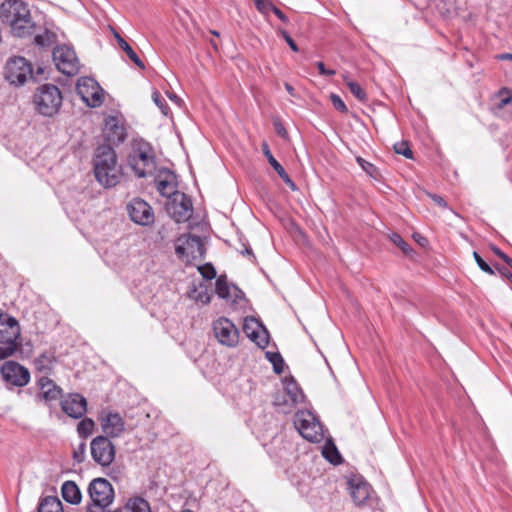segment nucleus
<instances>
[{
  "instance_id": "9d476101",
  "label": "nucleus",
  "mask_w": 512,
  "mask_h": 512,
  "mask_svg": "<svg viewBox=\"0 0 512 512\" xmlns=\"http://www.w3.org/2000/svg\"><path fill=\"white\" fill-rule=\"evenodd\" d=\"M213 333L217 341L226 347L233 348L239 342V330L236 325L226 317H219L213 322Z\"/></svg>"
},
{
  "instance_id": "f704fd0d",
  "label": "nucleus",
  "mask_w": 512,
  "mask_h": 512,
  "mask_svg": "<svg viewBox=\"0 0 512 512\" xmlns=\"http://www.w3.org/2000/svg\"><path fill=\"white\" fill-rule=\"evenodd\" d=\"M356 162L371 178L378 180L381 177L378 168L374 164L366 161L360 156L356 157Z\"/></svg>"
},
{
  "instance_id": "4be33fe9",
  "label": "nucleus",
  "mask_w": 512,
  "mask_h": 512,
  "mask_svg": "<svg viewBox=\"0 0 512 512\" xmlns=\"http://www.w3.org/2000/svg\"><path fill=\"white\" fill-rule=\"evenodd\" d=\"M35 27L36 25L31 15L18 20L12 26H10L12 34L18 38L31 36L35 32Z\"/></svg>"
},
{
  "instance_id": "4c0bfd02",
  "label": "nucleus",
  "mask_w": 512,
  "mask_h": 512,
  "mask_svg": "<svg viewBox=\"0 0 512 512\" xmlns=\"http://www.w3.org/2000/svg\"><path fill=\"white\" fill-rule=\"evenodd\" d=\"M389 239L399 247L404 254L408 255L412 251L411 246L398 233H391Z\"/></svg>"
},
{
  "instance_id": "f03ea898",
  "label": "nucleus",
  "mask_w": 512,
  "mask_h": 512,
  "mask_svg": "<svg viewBox=\"0 0 512 512\" xmlns=\"http://www.w3.org/2000/svg\"><path fill=\"white\" fill-rule=\"evenodd\" d=\"M128 163L138 177H147L156 170L154 149L143 139H134Z\"/></svg>"
},
{
  "instance_id": "6ab92c4d",
  "label": "nucleus",
  "mask_w": 512,
  "mask_h": 512,
  "mask_svg": "<svg viewBox=\"0 0 512 512\" xmlns=\"http://www.w3.org/2000/svg\"><path fill=\"white\" fill-rule=\"evenodd\" d=\"M37 386L40 390L38 397L46 403L56 401L62 396V388L48 376H42L39 378Z\"/></svg>"
},
{
  "instance_id": "5701e85b",
  "label": "nucleus",
  "mask_w": 512,
  "mask_h": 512,
  "mask_svg": "<svg viewBox=\"0 0 512 512\" xmlns=\"http://www.w3.org/2000/svg\"><path fill=\"white\" fill-rule=\"evenodd\" d=\"M284 393L289 397L290 406H296L304 401V394L293 377L284 380Z\"/></svg>"
},
{
  "instance_id": "c85d7f7f",
  "label": "nucleus",
  "mask_w": 512,
  "mask_h": 512,
  "mask_svg": "<svg viewBox=\"0 0 512 512\" xmlns=\"http://www.w3.org/2000/svg\"><path fill=\"white\" fill-rule=\"evenodd\" d=\"M54 360L52 354L43 353L35 359V366L37 370L47 374L53 369Z\"/></svg>"
},
{
  "instance_id": "3c124183",
  "label": "nucleus",
  "mask_w": 512,
  "mask_h": 512,
  "mask_svg": "<svg viewBox=\"0 0 512 512\" xmlns=\"http://www.w3.org/2000/svg\"><path fill=\"white\" fill-rule=\"evenodd\" d=\"M195 299L203 304H208L211 300L210 294L207 292V290H201L197 293L195 296Z\"/></svg>"
},
{
  "instance_id": "20e7f679",
  "label": "nucleus",
  "mask_w": 512,
  "mask_h": 512,
  "mask_svg": "<svg viewBox=\"0 0 512 512\" xmlns=\"http://www.w3.org/2000/svg\"><path fill=\"white\" fill-rule=\"evenodd\" d=\"M91 503L87 505L86 512H106L113 503L115 492L112 484L105 478H95L88 486Z\"/></svg>"
},
{
  "instance_id": "f3484780",
  "label": "nucleus",
  "mask_w": 512,
  "mask_h": 512,
  "mask_svg": "<svg viewBox=\"0 0 512 512\" xmlns=\"http://www.w3.org/2000/svg\"><path fill=\"white\" fill-rule=\"evenodd\" d=\"M243 332L260 348H265L269 344V333L267 329L254 317L245 318Z\"/></svg>"
},
{
  "instance_id": "13d9d810",
  "label": "nucleus",
  "mask_w": 512,
  "mask_h": 512,
  "mask_svg": "<svg viewBox=\"0 0 512 512\" xmlns=\"http://www.w3.org/2000/svg\"><path fill=\"white\" fill-rule=\"evenodd\" d=\"M254 2H255V5H256L257 9L260 12H266L267 11L268 3H266L265 0H254Z\"/></svg>"
},
{
  "instance_id": "864d4df0",
  "label": "nucleus",
  "mask_w": 512,
  "mask_h": 512,
  "mask_svg": "<svg viewBox=\"0 0 512 512\" xmlns=\"http://www.w3.org/2000/svg\"><path fill=\"white\" fill-rule=\"evenodd\" d=\"M492 250L497 256H499L504 262H506L512 268V259L508 255H506L497 247H493Z\"/></svg>"
},
{
  "instance_id": "49530a36",
  "label": "nucleus",
  "mask_w": 512,
  "mask_h": 512,
  "mask_svg": "<svg viewBox=\"0 0 512 512\" xmlns=\"http://www.w3.org/2000/svg\"><path fill=\"white\" fill-rule=\"evenodd\" d=\"M330 100H331L333 107L336 110H338L340 112H345L347 110L344 101L342 100V98L339 95L332 93L330 95Z\"/></svg>"
},
{
  "instance_id": "aec40b11",
  "label": "nucleus",
  "mask_w": 512,
  "mask_h": 512,
  "mask_svg": "<svg viewBox=\"0 0 512 512\" xmlns=\"http://www.w3.org/2000/svg\"><path fill=\"white\" fill-rule=\"evenodd\" d=\"M101 426L106 437H119L124 429V421L118 413H108L101 419Z\"/></svg>"
},
{
  "instance_id": "f257e3e1",
  "label": "nucleus",
  "mask_w": 512,
  "mask_h": 512,
  "mask_svg": "<svg viewBox=\"0 0 512 512\" xmlns=\"http://www.w3.org/2000/svg\"><path fill=\"white\" fill-rule=\"evenodd\" d=\"M105 140L109 144L99 145L94 150L92 159L95 179L104 188L115 187L121 178L118 158L111 145H119L126 139L125 130H105Z\"/></svg>"
},
{
  "instance_id": "9b49d317",
  "label": "nucleus",
  "mask_w": 512,
  "mask_h": 512,
  "mask_svg": "<svg viewBox=\"0 0 512 512\" xmlns=\"http://www.w3.org/2000/svg\"><path fill=\"white\" fill-rule=\"evenodd\" d=\"M76 90L89 107H98L103 102L104 91L99 83L91 77L79 78Z\"/></svg>"
},
{
  "instance_id": "e433bc0d",
  "label": "nucleus",
  "mask_w": 512,
  "mask_h": 512,
  "mask_svg": "<svg viewBox=\"0 0 512 512\" xmlns=\"http://www.w3.org/2000/svg\"><path fill=\"white\" fill-rule=\"evenodd\" d=\"M55 34L48 30H45L43 34H38L34 37L36 45L41 47H48L55 41Z\"/></svg>"
},
{
  "instance_id": "473e14b6",
  "label": "nucleus",
  "mask_w": 512,
  "mask_h": 512,
  "mask_svg": "<svg viewBox=\"0 0 512 512\" xmlns=\"http://www.w3.org/2000/svg\"><path fill=\"white\" fill-rule=\"evenodd\" d=\"M104 128H124L125 119L120 112H114L104 118Z\"/></svg>"
},
{
  "instance_id": "603ef678",
  "label": "nucleus",
  "mask_w": 512,
  "mask_h": 512,
  "mask_svg": "<svg viewBox=\"0 0 512 512\" xmlns=\"http://www.w3.org/2000/svg\"><path fill=\"white\" fill-rule=\"evenodd\" d=\"M316 66L319 70V73L324 76H334L336 74L335 70L326 69L323 62L319 61L316 63Z\"/></svg>"
},
{
  "instance_id": "58836bf2",
  "label": "nucleus",
  "mask_w": 512,
  "mask_h": 512,
  "mask_svg": "<svg viewBox=\"0 0 512 512\" xmlns=\"http://www.w3.org/2000/svg\"><path fill=\"white\" fill-rule=\"evenodd\" d=\"M394 151L397 154L403 155L407 159L413 158V152L409 147L407 141H401L394 144Z\"/></svg>"
},
{
  "instance_id": "338daca9",
  "label": "nucleus",
  "mask_w": 512,
  "mask_h": 512,
  "mask_svg": "<svg viewBox=\"0 0 512 512\" xmlns=\"http://www.w3.org/2000/svg\"><path fill=\"white\" fill-rule=\"evenodd\" d=\"M124 509H125V508L123 507V508H117V509H115V510H113V511H110V510H108V508H107V509H106V512H123V510H124Z\"/></svg>"
},
{
  "instance_id": "0e129e2a",
  "label": "nucleus",
  "mask_w": 512,
  "mask_h": 512,
  "mask_svg": "<svg viewBox=\"0 0 512 512\" xmlns=\"http://www.w3.org/2000/svg\"><path fill=\"white\" fill-rule=\"evenodd\" d=\"M499 58H500V59H502V60L507 59V60L512 61V54H510V53H504V54L500 55V57H499Z\"/></svg>"
},
{
  "instance_id": "b1692460",
  "label": "nucleus",
  "mask_w": 512,
  "mask_h": 512,
  "mask_svg": "<svg viewBox=\"0 0 512 512\" xmlns=\"http://www.w3.org/2000/svg\"><path fill=\"white\" fill-rule=\"evenodd\" d=\"M63 499L73 505L81 502L82 494L78 485L74 481H65L61 487Z\"/></svg>"
},
{
  "instance_id": "09e8293b",
  "label": "nucleus",
  "mask_w": 512,
  "mask_h": 512,
  "mask_svg": "<svg viewBox=\"0 0 512 512\" xmlns=\"http://www.w3.org/2000/svg\"><path fill=\"white\" fill-rule=\"evenodd\" d=\"M268 10L272 11L282 22H284V23L288 22L287 16L278 7H276L272 3H268L267 11Z\"/></svg>"
},
{
  "instance_id": "7ed1b4c3",
  "label": "nucleus",
  "mask_w": 512,
  "mask_h": 512,
  "mask_svg": "<svg viewBox=\"0 0 512 512\" xmlns=\"http://www.w3.org/2000/svg\"><path fill=\"white\" fill-rule=\"evenodd\" d=\"M62 102L63 96L60 89L49 83L39 86L33 95L36 111L47 117H52L58 113Z\"/></svg>"
},
{
  "instance_id": "ddd939ff",
  "label": "nucleus",
  "mask_w": 512,
  "mask_h": 512,
  "mask_svg": "<svg viewBox=\"0 0 512 512\" xmlns=\"http://www.w3.org/2000/svg\"><path fill=\"white\" fill-rule=\"evenodd\" d=\"M91 456L93 460L103 466H109L116 454L113 443L106 436H97L90 443Z\"/></svg>"
},
{
  "instance_id": "a18cd8bd",
  "label": "nucleus",
  "mask_w": 512,
  "mask_h": 512,
  "mask_svg": "<svg viewBox=\"0 0 512 512\" xmlns=\"http://www.w3.org/2000/svg\"><path fill=\"white\" fill-rule=\"evenodd\" d=\"M473 257L477 265L483 272L488 273L490 275L495 274V270L489 264H487L477 252H473Z\"/></svg>"
},
{
  "instance_id": "72a5a7b5",
  "label": "nucleus",
  "mask_w": 512,
  "mask_h": 512,
  "mask_svg": "<svg viewBox=\"0 0 512 512\" xmlns=\"http://www.w3.org/2000/svg\"><path fill=\"white\" fill-rule=\"evenodd\" d=\"M262 152L267 158L269 164L274 168V170L277 172L278 175H282L283 172H285V169L283 166L274 158L272 155L269 145L267 142H262L261 144Z\"/></svg>"
},
{
  "instance_id": "69168bd1",
  "label": "nucleus",
  "mask_w": 512,
  "mask_h": 512,
  "mask_svg": "<svg viewBox=\"0 0 512 512\" xmlns=\"http://www.w3.org/2000/svg\"><path fill=\"white\" fill-rule=\"evenodd\" d=\"M278 133L282 138L288 139V130H278Z\"/></svg>"
},
{
  "instance_id": "c756f323",
  "label": "nucleus",
  "mask_w": 512,
  "mask_h": 512,
  "mask_svg": "<svg viewBox=\"0 0 512 512\" xmlns=\"http://www.w3.org/2000/svg\"><path fill=\"white\" fill-rule=\"evenodd\" d=\"M322 454L325 459H327L332 464H339L341 463V455L339 451L337 450L336 446L329 442L323 447Z\"/></svg>"
},
{
  "instance_id": "6e6552de",
  "label": "nucleus",
  "mask_w": 512,
  "mask_h": 512,
  "mask_svg": "<svg viewBox=\"0 0 512 512\" xmlns=\"http://www.w3.org/2000/svg\"><path fill=\"white\" fill-rule=\"evenodd\" d=\"M294 425L301 436L310 442H320L323 439V428L317 418L309 411H299L295 414Z\"/></svg>"
},
{
  "instance_id": "f8f14e48",
  "label": "nucleus",
  "mask_w": 512,
  "mask_h": 512,
  "mask_svg": "<svg viewBox=\"0 0 512 512\" xmlns=\"http://www.w3.org/2000/svg\"><path fill=\"white\" fill-rule=\"evenodd\" d=\"M166 210L177 223L187 222L193 214L192 201L184 193H175L174 197L168 200Z\"/></svg>"
},
{
  "instance_id": "cd10ccee",
  "label": "nucleus",
  "mask_w": 512,
  "mask_h": 512,
  "mask_svg": "<svg viewBox=\"0 0 512 512\" xmlns=\"http://www.w3.org/2000/svg\"><path fill=\"white\" fill-rule=\"evenodd\" d=\"M124 508L130 512H152L150 504L142 497L130 498Z\"/></svg>"
},
{
  "instance_id": "79ce46f5",
  "label": "nucleus",
  "mask_w": 512,
  "mask_h": 512,
  "mask_svg": "<svg viewBox=\"0 0 512 512\" xmlns=\"http://www.w3.org/2000/svg\"><path fill=\"white\" fill-rule=\"evenodd\" d=\"M198 270L203 278L211 280L216 277V270L212 264L206 263L198 267Z\"/></svg>"
},
{
  "instance_id": "052dcab7",
  "label": "nucleus",
  "mask_w": 512,
  "mask_h": 512,
  "mask_svg": "<svg viewBox=\"0 0 512 512\" xmlns=\"http://www.w3.org/2000/svg\"><path fill=\"white\" fill-rule=\"evenodd\" d=\"M285 89L291 96H296L295 89L291 84L285 83Z\"/></svg>"
},
{
  "instance_id": "8fccbe9b",
  "label": "nucleus",
  "mask_w": 512,
  "mask_h": 512,
  "mask_svg": "<svg viewBox=\"0 0 512 512\" xmlns=\"http://www.w3.org/2000/svg\"><path fill=\"white\" fill-rule=\"evenodd\" d=\"M493 269L512 284V272H510L506 267L495 265Z\"/></svg>"
},
{
  "instance_id": "6e6d98bb",
  "label": "nucleus",
  "mask_w": 512,
  "mask_h": 512,
  "mask_svg": "<svg viewBox=\"0 0 512 512\" xmlns=\"http://www.w3.org/2000/svg\"><path fill=\"white\" fill-rule=\"evenodd\" d=\"M279 177L293 190L295 191L297 189L296 184L294 181L290 178V176L287 174V172H283L282 175H279Z\"/></svg>"
},
{
  "instance_id": "7c9ffc66",
  "label": "nucleus",
  "mask_w": 512,
  "mask_h": 512,
  "mask_svg": "<svg viewBox=\"0 0 512 512\" xmlns=\"http://www.w3.org/2000/svg\"><path fill=\"white\" fill-rule=\"evenodd\" d=\"M215 291L220 298L226 300L230 299V286L228 284L226 276L221 275L217 278L215 284Z\"/></svg>"
},
{
  "instance_id": "680f3d73",
  "label": "nucleus",
  "mask_w": 512,
  "mask_h": 512,
  "mask_svg": "<svg viewBox=\"0 0 512 512\" xmlns=\"http://www.w3.org/2000/svg\"><path fill=\"white\" fill-rule=\"evenodd\" d=\"M510 102H511L510 96L502 97L500 100V106L503 107V106L509 104Z\"/></svg>"
},
{
  "instance_id": "ea45409f",
  "label": "nucleus",
  "mask_w": 512,
  "mask_h": 512,
  "mask_svg": "<svg viewBox=\"0 0 512 512\" xmlns=\"http://www.w3.org/2000/svg\"><path fill=\"white\" fill-rule=\"evenodd\" d=\"M152 99L156 106L161 110L162 114L167 116L170 110L169 106L166 100L161 96V94L157 90L153 91Z\"/></svg>"
},
{
  "instance_id": "39448f33",
  "label": "nucleus",
  "mask_w": 512,
  "mask_h": 512,
  "mask_svg": "<svg viewBox=\"0 0 512 512\" xmlns=\"http://www.w3.org/2000/svg\"><path fill=\"white\" fill-rule=\"evenodd\" d=\"M20 332V325L14 317L0 313V360L15 353Z\"/></svg>"
},
{
  "instance_id": "a19ab883",
  "label": "nucleus",
  "mask_w": 512,
  "mask_h": 512,
  "mask_svg": "<svg viewBox=\"0 0 512 512\" xmlns=\"http://www.w3.org/2000/svg\"><path fill=\"white\" fill-rule=\"evenodd\" d=\"M347 86H348L350 92L357 99H359L360 101H365L366 100V98H367L366 93H365V91L362 89V87L357 82L349 81L347 83Z\"/></svg>"
},
{
  "instance_id": "4468645a",
  "label": "nucleus",
  "mask_w": 512,
  "mask_h": 512,
  "mask_svg": "<svg viewBox=\"0 0 512 512\" xmlns=\"http://www.w3.org/2000/svg\"><path fill=\"white\" fill-rule=\"evenodd\" d=\"M29 15H31L30 9L22 0H5L0 6V19L9 27Z\"/></svg>"
},
{
  "instance_id": "c9c22d12",
  "label": "nucleus",
  "mask_w": 512,
  "mask_h": 512,
  "mask_svg": "<svg viewBox=\"0 0 512 512\" xmlns=\"http://www.w3.org/2000/svg\"><path fill=\"white\" fill-rule=\"evenodd\" d=\"M94 421L90 418L82 419L77 425V432L81 437H88L94 429Z\"/></svg>"
},
{
  "instance_id": "a211bd4d",
  "label": "nucleus",
  "mask_w": 512,
  "mask_h": 512,
  "mask_svg": "<svg viewBox=\"0 0 512 512\" xmlns=\"http://www.w3.org/2000/svg\"><path fill=\"white\" fill-rule=\"evenodd\" d=\"M61 407L68 416L78 419L86 413L87 401L78 393L70 394L68 398L61 402Z\"/></svg>"
},
{
  "instance_id": "bf43d9fd",
  "label": "nucleus",
  "mask_w": 512,
  "mask_h": 512,
  "mask_svg": "<svg viewBox=\"0 0 512 512\" xmlns=\"http://www.w3.org/2000/svg\"><path fill=\"white\" fill-rule=\"evenodd\" d=\"M167 95L178 106H181V104L183 103V100L178 95L174 93H167Z\"/></svg>"
},
{
  "instance_id": "393cba45",
  "label": "nucleus",
  "mask_w": 512,
  "mask_h": 512,
  "mask_svg": "<svg viewBox=\"0 0 512 512\" xmlns=\"http://www.w3.org/2000/svg\"><path fill=\"white\" fill-rule=\"evenodd\" d=\"M169 178H161V177H157L155 179V186H156V189L157 191L165 196V197H168L169 200L174 197V194L175 193H179L178 191H176L175 189V185L174 183L172 182V176L169 175L168 176Z\"/></svg>"
},
{
  "instance_id": "1a4fd4ad",
  "label": "nucleus",
  "mask_w": 512,
  "mask_h": 512,
  "mask_svg": "<svg viewBox=\"0 0 512 512\" xmlns=\"http://www.w3.org/2000/svg\"><path fill=\"white\" fill-rule=\"evenodd\" d=\"M53 61L57 69L67 76H74L79 72V60L75 51L66 45L53 49Z\"/></svg>"
},
{
  "instance_id": "774afa93",
  "label": "nucleus",
  "mask_w": 512,
  "mask_h": 512,
  "mask_svg": "<svg viewBox=\"0 0 512 512\" xmlns=\"http://www.w3.org/2000/svg\"><path fill=\"white\" fill-rule=\"evenodd\" d=\"M211 34H213L214 36H219V32L218 31H215V30H211Z\"/></svg>"
},
{
  "instance_id": "2f4dec72",
  "label": "nucleus",
  "mask_w": 512,
  "mask_h": 512,
  "mask_svg": "<svg viewBox=\"0 0 512 512\" xmlns=\"http://www.w3.org/2000/svg\"><path fill=\"white\" fill-rule=\"evenodd\" d=\"M266 358L273 365V371L280 375L284 371V359L279 352H266Z\"/></svg>"
},
{
  "instance_id": "e2e57ef3",
  "label": "nucleus",
  "mask_w": 512,
  "mask_h": 512,
  "mask_svg": "<svg viewBox=\"0 0 512 512\" xmlns=\"http://www.w3.org/2000/svg\"><path fill=\"white\" fill-rule=\"evenodd\" d=\"M245 249L244 251H241L242 254H247V255H250L252 256L253 258H255V256L253 255L252 253V249L249 247V246H244Z\"/></svg>"
},
{
  "instance_id": "a878e982",
  "label": "nucleus",
  "mask_w": 512,
  "mask_h": 512,
  "mask_svg": "<svg viewBox=\"0 0 512 512\" xmlns=\"http://www.w3.org/2000/svg\"><path fill=\"white\" fill-rule=\"evenodd\" d=\"M37 512H63V506L58 497L46 496L40 501Z\"/></svg>"
},
{
  "instance_id": "c03bdc74",
  "label": "nucleus",
  "mask_w": 512,
  "mask_h": 512,
  "mask_svg": "<svg viewBox=\"0 0 512 512\" xmlns=\"http://www.w3.org/2000/svg\"><path fill=\"white\" fill-rule=\"evenodd\" d=\"M274 403L277 406H282L284 413L291 412L292 409L295 407V406H290L289 397H287V395L284 392H283L282 395H279V396L276 397Z\"/></svg>"
},
{
  "instance_id": "de8ad7c7",
  "label": "nucleus",
  "mask_w": 512,
  "mask_h": 512,
  "mask_svg": "<svg viewBox=\"0 0 512 512\" xmlns=\"http://www.w3.org/2000/svg\"><path fill=\"white\" fill-rule=\"evenodd\" d=\"M278 33L283 37V39L294 52H297L299 50L296 42L292 39V37L288 34L287 31H285L284 29H279Z\"/></svg>"
},
{
  "instance_id": "423d86ee",
  "label": "nucleus",
  "mask_w": 512,
  "mask_h": 512,
  "mask_svg": "<svg viewBox=\"0 0 512 512\" xmlns=\"http://www.w3.org/2000/svg\"><path fill=\"white\" fill-rule=\"evenodd\" d=\"M3 77L11 86L21 87L33 78L32 64L22 56L9 57L3 67Z\"/></svg>"
},
{
  "instance_id": "5fc2aeb1",
  "label": "nucleus",
  "mask_w": 512,
  "mask_h": 512,
  "mask_svg": "<svg viewBox=\"0 0 512 512\" xmlns=\"http://www.w3.org/2000/svg\"><path fill=\"white\" fill-rule=\"evenodd\" d=\"M279 177L293 190L295 191L297 189L296 184L294 181L290 178V176L287 174V172H283L282 175H279Z\"/></svg>"
},
{
  "instance_id": "bb28decb",
  "label": "nucleus",
  "mask_w": 512,
  "mask_h": 512,
  "mask_svg": "<svg viewBox=\"0 0 512 512\" xmlns=\"http://www.w3.org/2000/svg\"><path fill=\"white\" fill-rule=\"evenodd\" d=\"M115 37L119 47L127 54L129 59L140 69H145L144 62L139 58L132 47L118 33H115Z\"/></svg>"
},
{
  "instance_id": "dca6fc26",
  "label": "nucleus",
  "mask_w": 512,
  "mask_h": 512,
  "mask_svg": "<svg viewBox=\"0 0 512 512\" xmlns=\"http://www.w3.org/2000/svg\"><path fill=\"white\" fill-rule=\"evenodd\" d=\"M127 211L131 220L142 226L154 223L155 217L152 207L140 198H134L127 204Z\"/></svg>"
},
{
  "instance_id": "4d7b16f0",
  "label": "nucleus",
  "mask_w": 512,
  "mask_h": 512,
  "mask_svg": "<svg viewBox=\"0 0 512 512\" xmlns=\"http://www.w3.org/2000/svg\"><path fill=\"white\" fill-rule=\"evenodd\" d=\"M430 198L439 206L447 208V202L443 197L437 194H429Z\"/></svg>"
},
{
  "instance_id": "2eb2a0df",
  "label": "nucleus",
  "mask_w": 512,
  "mask_h": 512,
  "mask_svg": "<svg viewBox=\"0 0 512 512\" xmlns=\"http://www.w3.org/2000/svg\"><path fill=\"white\" fill-rule=\"evenodd\" d=\"M1 374L6 383L16 387L26 386L30 381L29 370L15 361L5 362Z\"/></svg>"
},
{
  "instance_id": "37998d69",
  "label": "nucleus",
  "mask_w": 512,
  "mask_h": 512,
  "mask_svg": "<svg viewBox=\"0 0 512 512\" xmlns=\"http://www.w3.org/2000/svg\"><path fill=\"white\" fill-rule=\"evenodd\" d=\"M86 455V443L81 442L74 450H73V460L77 463H82L85 460Z\"/></svg>"
},
{
  "instance_id": "0eeeda50",
  "label": "nucleus",
  "mask_w": 512,
  "mask_h": 512,
  "mask_svg": "<svg viewBox=\"0 0 512 512\" xmlns=\"http://www.w3.org/2000/svg\"><path fill=\"white\" fill-rule=\"evenodd\" d=\"M175 253L182 261L190 264L204 257L205 247L199 236L184 234L176 239Z\"/></svg>"
},
{
  "instance_id": "412c9836",
  "label": "nucleus",
  "mask_w": 512,
  "mask_h": 512,
  "mask_svg": "<svg viewBox=\"0 0 512 512\" xmlns=\"http://www.w3.org/2000/svg\"><path fill=\"white\" fill-rule=\"evenodd\" d=\"M370 485L361 478H352L348 481V490L357 505L364 504L370 496Z\"/></svg>"
}]
</instances>
